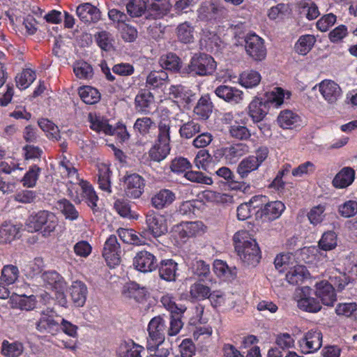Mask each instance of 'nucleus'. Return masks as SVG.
I'll list each match as a JSON object with an SVG mask.
<instances>
[{
  "label": "nucleus",
  "instance_id": "f257e3e1",
  "mask_svg": "<svg viewBox=\"0 0 357 357\" xmlns=\"http://www.w3.org/2000/svg\"><path fill=\"white\" fill-rule=\"evenodd\" d=\"M183 323L178 318L169 319L167 321L163 317L157 316L152 318L148 324L146 348L148 351L155 349L165 341V335H176L182 328Z\"/></svg>",
  "mask_w": 357,
  "mask_h": 357
},
{
  "label": "nucleus",
  "instance_id": "f03ea898",
  "mask_svg": "<svg viewBox=\"0 0 357 357\" xmlns=\"http://www.w3.org/2000/svg\"><path fill=\"white\" fill-rule=\"evenodd\" d=\"M234 245L242 261L249 266H257L261 257V250L255 239L249 237L248 231L241 230L233 236Z\"/></svg>",
  "mask_w": 357,
  "mask_h": 357
},
{
  "label": "nucleus",
  "instance_id": "7ed1b4c3",
  "mask_svg": "<svg viewBox=\"0 0 357 357\" xmlns=\"http://www.w3.org/2000/svg\"><path fill=\"white\" fill-rule=\"evenodd\" d=\"M57 225L56 216L50 211L43 210L31 215L26 226L31 232L41 230L43 236H48L55 230Z\"/></svg>",
  "mask_w": 357,
  "mask_h": 357
},
{
  "label": "nucleus",
  "instance_id": "20e7f679",
  "mask_svg": "<svg viewBox=\"0 0 357 357\" xmlns=\"http://www.w3.org/2000/svg\"><path fill=\"white\" fill-rule=\"evenodd\" d=\"M269 155V149L266 146L258 147L253 154L244 158L238 164L236 173L241 179L248 178L249 174L257 171L266 160Z\"/></svg>",
  "mask_w": 357,
  "mask_h": 357
},
{
  "label": "nucleus",
  "instance_id": "39448f33",
  "mask_svg": "<svg viewBox=\"0 0 357 357\" xmlns=\"http://www.w3.org/2000/svg\"><path fill=\"white\" fill-rule=\"evenodd\" d=\"M192 164L189 160L184 157H176L171 161L170 169L176 174L184 173V176L188 181L200 184L211 185L213 179L199 171L190 170Z\"/></svg>",
  "mask_w": 357,
  "mask_h": 357
},
{
  "label": "nucleus",
  "instance_id": "423d86ee",
  "mask_svg": "<svg viewBox=\"0 0 357 357\" xmlns=\"http://www.w3.org/2000/svg\"><path fill=\"white\" fill-rule=\"evenodd\" d=\"M217 68L214 59L205 53L195 54L185 68V73L195 76H208L213 74Z\"/></svg>",
  "mask_w": 357,
  "mask_h": 357
},
{
  "label": "nucleus",
  "instance_id": "0eeeda50",
  "mask_svg": "<svg viewBox=\"0 0 357 357\" xmlns=\"http://www.w3.org/2000/svg\"><path fill=\"white\" fill-rule=\"evenodd\" d=\"M41 279L47 288L56 291V298L61 305L64 306L67 303L63 294L66 282L61 275L55 271H48L42 273Z\"/></svg>",
  "mask_w": 357,
  "mask_h": 357
},
{
  "label": "nucleus",
  "instance_id": "6e6552de",
  "mask_svg": "<svg viewBox=\"0 0 357 357\" xmlns=\"http://www.w3.org/2000/svg\"><path fill=\"white\" fill-rule=\"evenodd\" d=\"M121 181L123 182L124 194L127 197L137 199L144 193L146 182L138 174H127Z\"/></svg>",
  "mask_w": 357,
  "mask_h": 357
},
{
  "label": "nucleus",
  "instance_id": "1a4fd4ad",
  "mask_svg": "<svg viewBox=\"0 0 357 357\" xmlns=\"http://www.w3.org/2000/svg\"><path fill=\"white\" fill-rule=\"evenodd\" d=\"M246 53L255 61H261L266 56L264 40L254 32L248 33L245 37Z\"/></svg>",
  "mask_w": 357,
  "mask_h": 357
},
{
  "label": "nucleus",
  "instance_id": "9d476101",
  "mask_svg": "<svg viewBox=\"0 0 357 357\" xmlns=\"http://www.w3.org/2000/svg\"><path fill=\"white\" fill-rule=\"evenodd\" d=\"M248 152L249 146L246 144L235 143L218 149L214 153V157L223 158L227 162L232 164Z\"/></svg>",
  "mask_w": 357,
  "mask_h": 357
},
{
  "label": "nucleus",
  "instance_id": "9b49d317",
  "mask_svg": "<svg viewBox=\"0 0 357 357\" xmlns=\"http://www.w3.org/2000/svg\"><path fill=\"white\" fill-rule=\"evenodd\" d=\"M127 15L113 8V26L119 31L121 37L126 42H133L137 36V29L126 22Z\"/></svg>",
  "mask_w": 357,
  "mask_h": 357
},
{
  "label": "nucleus",
  "instance_id": "f8f14e48",
  "mask_svg": "<svg viewBox=\"0 0 357 357\" xmlns=\"http://www.w3.org/2000/svg\"><path fill=\"white\" fill-rule=\"evenodd\" d=\"M322 333L317 328L306 332L298 341L302 353L311 354L318 351L322 346Z\"/></svg>",
  "mask_w": 357,
  "mask_h": 357
},
{
  "label": "nucleus",
  "instance_id": "ddd939ff",
  "mask_svg": "<svg viewBox=\"0 0 357 357\" xmlns=\"http://www.w3.org/2000/svg\"><path fill=\"white\" fill-rule=\"evenodd\" d=\"M198 17L201 21L217 22L225 17L227 10L214 3L205 2L199 8Z\"/></svg>",
  "mask_w": 357,
  "mask_h": 357
},
{
  "label": "nucleus",
  "instance_id": "4468645a",
  "mask_svg": "<svg viewBox=\"0 0 357 357\" xmlns=\"http://www.w3.org/2000/svg\"><path fill=\"white\" fill-rule=\"evenodd\" d=\"M314 294L320 303L328 307H333L337 301V294L333 286L326 280H321L315 284Z\"/></svg>",
  "mask_w": 357,
  "mask_h": 357
},
{
  "label": "nucleus",
  "instance_id": "2eb2a0df",
  "mask_svg": "<svg viewBox=\"0 0 357 357\" xmlns=\"http://www.w3.org/2000/svg\"><path fill=\"white\" fill-rule=\"evenodd\" d=\"M285 205L280 201H273L265 203L255 211L257 218L264 221H273L279 218L285 210Z\"/></svg>",
  "mask_w": 357,
  "mask_h": 357
},
{
  "label": "nucleus",
  "instance_id": "dca6fc26",
  "mask_svg": "<svg viewBox=\"0 0 357 357\" xmlns=\"http://www.w3.org/2000/svg\"><path fill=\"white\" fill-rule=\"evenodd\" d=\"M157 264L155 256L146 250L138 252L133 259V266L135 269L142 273H149L156 270Z\"/></svg>",
  "mask_w": 357,
  "mask_h": 357
},
{
  "label": "nucleus",
  "instance_id": "f3484780",
  "mask_svg": "<svg viewBox=\"0 0 357 357\" xmlns=\"http://www.w3.org/2000/svg\"><path fill=\"white\" fill-rule=\"evenodd\" d=\"M146 223L149 232L155 238L161 236L167 231V221L165 217L153 211L146 214Z\"/></svg>",
  "mask_w": 357,
  "mask_h": 357
},
{
  "label": "nucleus",
  "instance_id": "a211bd4d",
  "mask_svg": "<svg viewBox=\"0 0 357 357\" xmlns=\"http://www.w3.org/2000/svg\"><path fill=\"white\" fill-rule=\"evenodd\" d=\"M313 290L309 287L302 289V295L298 301V307L305 312L316 313L321 310V303L317 298L312 296Z\"/></svg>",
  "mask_w": 357,
  "mask_h": 357
},
{
  "label": "nucleus",
  "instance_id": "6ab92c4d",
  "mask_svg": "<svg viewBox=\"0 0 357 357\" xmlns=\"http://www.w3.org/2000/svg\"><path fill=\"white\" fill-rule=\"evenodd\" d=\"M319 91L323 98L330 104L335 103L342 95L340 86L331 79L321 81L319 84Z\"/></svg>",
  "mask_w": 357,
  "mask_h": 357
},
{
  "label": "nucleus",
  "instance_id": "aec40b11",
  "mask_svg": "<svg viewBox=\"0 0 357 357\" xmlns=\"http://www.w3.org/2000/svg\"><path fill=\"white\" fill-rule=\"evenodd\" d=\"M160 279L166 282H175L178 275V264L172 259H162L157 264Z\"/></svg>",
  "mask_w": 357,
  "mask_h": 357
},
{
  "label": "nucleus",
  "instance_id": "412c9836",
  "mask_svg": "<svg viewBox=\"0 0 357 357\" xmlns=\"http://www.w3.org/2000/svg\"><path fill=\"white\" fill-rule=\"evenodd\" d=\"M144 347L132 339L122 340L116 350V357H142Z\"/></svg>",
  "mask_w": 357,
  "mask_h": 357
},
{
  "label": "nucleus",
  "instance_id": "4be33fe9",
  "mask_svg": "<svg viewBox=\"0 0 357 357\" xmlns=\"http://www.w3.org/2000/svg\"><path fill=\"white\" fill-rule=\"evenodd\" d=\"M218 178H222L228 184L229 187L234 190L245 192L250 188V184L245 181H238L234 179L235 176L233 172L227 167H222L215 172Z\"/></svg>",
  "mask_w": 357,
  "mask_h": 357
},
{
  "label": "nucleus",
  "instance_id": "5701e85b",
  "mask_svg": "<svg viewBox=\"0 0 357 357\" xmlns=\"http://www.w3.org/2000/svg\"><path fill=\"white\" fill-rule=\"evenodd\" d=\"M121 293L126 298H132L137 303H143L146 301L149 296L147 288L141 287L135 282H130L124 284Z\"/></svg>",
  "mask_w": 357,
  "mask_h": 357
},
{
  "label": "nucleus",
  "instance_id": "b1692460",
  "mask_svg": "<svg viewBox=\"0 0 357 357\" xmlns=\"http://www.w3.org/2000/svg\"><path fill=\"white\" fill-rule=\"evenodd\" d=\"M269 102L255 98L248 105V114L254 123L261 121L268 111Z\"/></svg>",
  "mask_w": 357,
  "mask_h": 357
},
{
  "label": "nucleus",
  "instance_id": "393cba45",
  "mask_svg": "<svg viewBox=\"0 0 357 357\" xmlns=\"http://www.w3.org/2000/svg\"><path fill=\"white\" fill-rule=\"evenodd\" d=\"M214 92L218 98L231 104L239 103L243 100V93L241 90L227 85L218 86Z\"/></svg>",
  "mask_w": 357,
  "mask_h": 357
},
{
  "label": "nucleus",
  "instance_id": "a878e982",
  "mask_svg": "<svg viewBox=\"0 0 357 357\" xmlns=\"http://www.w3.org/2000/svg\"><path fill=\"white\" fill-rule=\"evenodd\" d=\"M168 82V74L165 70H152L146 77V87L149 90H162L166 86Z\"/></svg>",
  "mask_w": 357,
  "mask_h": 357
},
{
  "label": "nucleus",
  "instance_id": "bb28decb",
  "mask_svg": "<svg viewBox=\"0 0 357 357\" xmlns=\"http://www.w3.org/2000/svg\"><path fill=\"white\" fill-rule=\"evenodd\" d=\"M37 331L41 333H50L55 335L60 329L58 321L53 319L49 312H42L40 317L36 324Z\"/></svg>",
  "mask_w": 357,
  "mask_h": 357
},
{
  "label": "nucleus",
  "instance_id": "cd10ccee",
  "mask_svg": "<svg viewBox=\"0 0 357 357\" xmlns=\"http://www.w3.org/2000/svg\"><path fill=\"white\" fill-rule=\"evenodd\" d=\"M355 175L356 172L353 168L344 167L335 176L332 184L337 189L347 188L354 182Z\"/></svg>",
  "mask_w": 357,
  "mask_h": 357
},
{
  "label": "nucleus",
  "instance_id": "c85d7f7f",
  "mask_svg": "<svg viewBox=\"0 0 357 357\" xmlns=\"http://www.w3.org/2000/svg\"><path fill=\"white\" fill-rule=\"evenodd\" d=\"M176 199V195L169 189H162L151 197V205L156 209H163L171 205Z\"/></svg>",
  "mask_w": 357,
  "mask_h": 357
},
{
  "label": "nucleus",
  "instance_id": "c756f323",
  "mask_svg": "<svg viewBox=\"0 0 357 357\" xmlns=\"http://www.w3.org/2000/svg\"><path fill=\"white\" fill-rule=\"evenodd\" d=\"M77 15L84 22H96L100 18V10L89 3L79 5L77 8Z\"/></svg>",
  "mask_w": 357,
  "mask_h": 357
},
{
  "label": "nucleus",
  "instance_id": "7c9ffc66",
  "mask_svg": "<svg viewBox=\"0 0 357 357\" xmlns=\"http://www.w3.org/2000/svg\"><path fill=\"white\" fill-rule=\"evenodd\" d=\"M146 3L148 15L153 19H160L170 11L171 6L165 0H147Z\"/></svg>",
  "mask_w": 357,
  "mask_h": 357
},
{
  "label": "nucleus",
  "instance_id": "2f4dec72",
  "mask_svg": "<svg viewBox=\"0 0 357 357\" xmlns=\"http://www.w3.org/2000/svg\"><path fill=\"white\" fill-rule=\"evenodd\" d=\"M135 109L141 114L151 112V107L154 105V96L149 91H144L137 94L135 99Z\"/></svg>",
  "mask_w": 357,
  "mask_h": 357
},
{
  "label": "nucleus",
  "instance_id": "473e14b6",
  "mask_svg": "<svg viewBox=\"0 0 357 357\" xmlns=\"http://www.w3.org/2000/svg\"><path fill=\"white\" fill-rule=\"evenodd\" d=\"M169 91V95L172 98L175 99L176 102L186 105L192 101L195 96L191 90L181 84L171 86Z\"/></svg>",
  "mask_w": 357,
  "mask_h": 357
},
{
  "label": "nucleus",
  "instance_id": "72a5a7b5",
  "mask_svg": "<svg viewBox=\"0 0 357 357\" xmlns=\"http://www.w3.org/2000/svg\"><path fill=\"white\" fill-rule=\"evenodd\" d=\"M213 105L208 94H204L199 99L193 112L200 119L206 120L213 112Z\"/></svg>",
  "mask_w": 357,
  "mask_h": 357
},
{
  "label": "nucleus",
  "instance_id": "f704fd0d",
  "mask_svg": "<svg viewBox=\"0 0 357 357\" xmlns=\"http://www.w3.org/2000/svg\"><path fill=\"white\" fill-rule=\"evenodd\" d=\"M301 119L291 110H283L278 116V123L283 129H293L301 125Z\"/></svg>",
  "mask_w": 357,
  "mask_h": 357
},
{
  "label": "nucleus",
  "instance_id": "c9c22d12",
  "mask_svg": "<svg viewBox=\"0 0 357 357\" xmlns=\"http://www.w3.org/2000/svg\"><path fill=\"white\" fill-rule=\"evenodd\" d=\"M160 302L169 311V319L178 318L181 320L183 314L186 310V307L184 305H178L174 301V298L170 294L162 296L160 298Z\"/></svg>",
  "mask_w": 357,
  "mask_h": 357
},
{
  "label": "nucleus",
  "instance_id": "e433bc0d",
  "mask_svg": "<svg viewBox=\"0 0 357 357\" xmlns=\"http://www.w3.org/2000/svg\"><path fill=\"white\" fill-rule=\"evenodd\" d=\"M69 291L75 305L77 307L83 306L85 303L87 294L86 285L81 281H75L71 284Z\"/></svg>",
  "mask_w": 357,
  "mask_h": 357
},
{
  "label": "nucleus",
  "instance_id": "4c0bfd02",
  "mask_svg": "<svg viewBox=\"0 0 357 357\" xmlns=\"http://www.w3.org/2000/svg\"><path fill=\"white\" fill-rule=\"evenodd\" d=\"M317 39L314 35L304 34L301 36L294 45V50L300 55H307L313 48Z\"/></svg>",
  "mask_w": 357,
  "mask_h": 357
},
{
  "label": "nucleus",
  "instance_id": "58836bf2",
  "mask_svg": "<svg viewBox=\"0 0 357 357\" xmlns=\"http://www.w3.org/2000/svg\"><path fill=\"white\" fill-rule=\"evenodd\" d=\"M308 273L305 266L297 265L287 273L286 280L289 284L296 285L303 282L307 278Z\"/></svg>",
  "mask_w": 357,
  "mask_h": 357
},
{
  "label": "nucleus",
  "instance_id": "ea45409f",
  "mask_svg": "<svg viewBox=\"0 0 357 357\" xmlns=\"http://www.w3.org/2000/svg\"><path fill=\"white\" fill-rule=\"evenodd\" d=\"M195 28L188 22L181 23L176 28V36L178 40L185 44L191 43L194 41Z\"/></svg>",
  "mask_w": 357,
  "mask_h": 357
},
{
  "label": "nucleus",
  "instance_id": "a19ab883",
  "mask_svg": "<svg viewBox=\"0 0 357 357\" xmlns=\"http://www.w3.org/2000/svg\"><path fill=\"white\" fill-rule=\"evenodd\" d=\"M98 183L99 188L104 191L110 192V169L109 165L105 163H100L98 165Z\"/></svg>",
  "mask_w": 357,
  "mask_h": 357
},
{
  "label": "nucleus",
  "instance_id": "79ce46f5",
  "mask_svg": "<svg viewBox=\"0 0 357 357\" xmlns=\"http://www.w3.org/2000/svg\"><path fill=\"white\" fill-rule=\"evenodd\" d=\"M160 64L165 70L177 72L181 67V60L176 54L170 52L160 57Z\"/></svg>",
  "mask_w": 357,
  "mask_h": 357
},
{
  "label": "nucleus",
  "instance_id": "37998d69",
  "mask_svg": "<svg viewBox=\"0 0 357 357\" xmlns=\"http://www.w3.org/2000/svg\"><path fill=\"white\" fill-rule=\"evenodd\" d=\"M298 6L308 20H313L320 15L318 6L312 0H301Z\"/></svg>",
  "mask_w": 357,
  "mask_h": 357
},
{
  "label": "nucleus",
  "instance_id": "c03bdc74",
  "mask_svg": "<svg viewBox=\"0 0 357 357\" xmlns=\"http://www.w3.org/2000/svg\"><path fill=\"white\" fill-rule=\"evenodd\" d=\"M81 188V195L83 199H86L88 205L94 208L96 206V202L98 199V196L92 185L86 181H81L79 183Z\"/></svg>",
  "mask_w": 357,
  "mask_h": 357
},
{
  "label": "nucleus",
  "instance_id": "a18cd8bd",
  "mask_svg": "<svg viewBox=\"0 0 357 357\" xmlns=\"http://www.w3.org/2000/svg\"><path fill=\"white\" fill-rule=\"evenodd\" d=\"M178 132L181 138L191 139L201 132V125L195 120H190L183 123Z\"/></svg>",
  "mask_w": 357,
  "mask_h": 357
},
{
  "label": "nucleus",
  "instance_id": "49530a36",
  "mask_svg": "<svg viewBox=\"0 0 357 357\" xmlns=\"http://www.w3.org/2000/svg\"><path fill=\"white\" fill-rule=\"evenodd\" d=\"M337 236L334 231L324 232L318 242L319 248L324 251H330L336 248Z\"/></svg>",
  "mask_w": 357,
  "mask_h": 357
},
{
  "label": "nucleus",
  "instance_id": "de8ad7c7",
  "mask_svg": "<svg viewBox=\"0 0 357 357\" xmlns=\"http://www.w3.org/2000/svg\"><path fill=\"white\" fill-rule=\"evenodd\" d=\"M335 313L351 320H357V304L356 303H338L335 307Z\"/></svg>",
  "mask_w": 357,
  "mask_h": 357
},
{
  "label": "nucleus",
  "instance_id": "09e8293b",
  "mask_svg": "<svg viewBox=\"0 0 357 357\" xmlns=\"http://www.w3.org/2000/svg\"><path fill=\"white\" fill-rule=\"evenodd\" d=\"M171 150L170 145L156 142L149 150L150 158L155 162L163 160Z\"/></svg>",
  "mask_w": 357,
  "mask_h": 357
},
{
  "label": "nucleus",
  "instance_id": "8fccbe9b",
  "mask_svg": "<svg viewBox=\"0 0 357 357\" xmlns=\"http://www.w3.org/2000/svg\"><path fill=\"white\" fill-rule=\"evenodd\" d=\"M79 95L82 101L89 105L98 102L100 98L99 91L96 89L89 86L80 87L79 89Z\"/></svg>",
  "mask_w": 357,
  "mask_h": 357
},
{
  "label": "nucleus",
  "instance_id": "3c124183",
  "mask_svg": "<svg viewBox=\"0 0 357 357\" xmlns=\"http://www.w3.org/2000/svg\"><path fill=\"white\" fill-rule=\"evenodd\" d=\"M19 277L18 268L14 265H6L1 271V282L9 285L15 283Z\"/></svg>",
  "mask_w": 357,
  "mask_h": 357
},
{
  "label": "nucleus",
  "instance_id": "603ef678",
  "mask_svg": "<svg viewBox=\"0 0 357 357\" xmlns=\"http://www.w3.org/2000/svg\"><path fill=\"white\" fill-rule=\"evenodd\" d=\"M261 81L260 74L255 70L245 71L240 75V83L245 88H253Z\"/></svg>",
  "mask_w": 357,
  "mask_h": 357
},
{
  "label": "nucleus",
  "instance_id": "864d4df0",
  "mask_svg": "<svg viewBox=\"0 0 357 357\" xmlns=\"http://www.w3.org/2000/svg\"><path fill=\"white\" fill-rule=\"evenodd\" d=\"M211 289L201 282H195L190 286V295L192 299L204 301L210 296Z\"/></svg>",
  "mask_w": 357,
  "mask_h": 357
},
{
  "label": "nucleus",
  "instance_id": "5fc2aeb1",
  "mask_svg": "<svg viewBox=\"0 0 357 357\" xmlns=\"http://www.w3.org/2000/svg\"><path fill=\"white\" fill-rule=\"evenodd\" d=\"M18 233V228L12 224H3L0 227V243H10Z\"/></svg>",
  "mask_w": 357,
  "mask_h": 357
},
{
  "label": "nucleus",
  "instance_id": "6e6d98bb",
  "mask_svg": "<svg viewBox=\"0 0 357 357\" xmlns=\"http://www.w3.org/2000/svg\"><path fill=\"white\" fill-rule=\"evenodd\" d=\"M73 71L79 79H89L93 75L92 66L84 61L76 62L73 67Z\"/></svg>",
  "mask_w": 357,
  "mask_h": 357
},
{
  "label": "nucleus",
  "instance_id": "4d7b16f0",
  "mask_svg": "<svg viewBox=\"0 0 357 357\" xmlns=\"http://www.w3.org/2000/svg\"><path fill=\"white\" fill-rule=\"evenodd\" d=\"M212 160L213 158L208 151L206 149H201L197 152L194 159V163L199 169L208 171Z\"/></svg>",
  "mask_w": 357,
  "mask_h": 357
},
{
  "label": "nucleus",
  "instance_id": "13d9d810",
  "mask_svg": "<svg viewBox=\"0 0 357 357\" xmlns=\"http://www.w3.org/2000/svg\"><path fill=\"white\" fill-rule=\"evenodd\" d=\"M126 9L131 17H139L148 11V5L144 0H131L126 5Z\"/></svg>",
  "mask_w": 357,
  "mask_h": 357
},
{
  "label": "nucleus",
  "instance_id": "bf43d9fd",
  "mask_svg": "<svg viewBox=\"0 0 357 357\" xmlns=\"http://www.w3.org/2000/svg\"><path fill=\"white\" fill-rule=\"evenodd\" d=\"M41 169L37 165L31 166L28 172L22 178L21 182L26 188H33L36 186L38 179Z\"/></svg>",
  "mask_w": 357,
  "mask_h": 357
},
{
  "label": "nucleus",
  "instance_id": "052dcab7",
  "mask_svg": "<svg viewBox=\"0 0 357 357\" xmlns=\"http://www.w3.org/2000/svg\"><path fill=\"white\" fill-rule=\"evenodd\" d=\"M326 207L323 204H319L313 206L308 212L307 216L310 222L314 226L320 225L325 218Z\"/></svg>",
  "mask_w": 357,
  "mask_h": 357
},
{
  "label": "nucleus",
  "instance_id": "680f3d73",
  "mask_svg": "<svg viewBox=\"0 0 357 357\" xmlns=\"http://www.w3.org/2000/svg\"><path fill=\"white\" fill-rule=\"evenodd\" d=\"M23 349V345L20 342H15L10 344L4 340L2 343L1 351L6 357H17L22 353Z\"/></svg>",
  "mask_w": 357,
  "mask_h": 357
},
{
  "label": "nucleus",
  "instance_id": "e2e57ef3",
  "mask_svg": "<svg viewBox=\"0 0 357 357\" xmlns=\"http://www.w3.org/2000/svg\"><path fill=\"white\" fill-rule=\"evenodd\" d=\"M158 135L156 142L169 145L170 142V121L169 120H162L159 122Z\"/></svg>",
  "mask_w": 357,
  "mask_h": 357
},
{
  "label": "nucleus",
  "instance_id": "0e129e2a",
  "mask_svg": "<svg viewBox=\"0 0 357 357\" xmlns=\"http://www.w3.org/2000/svg\"><path fill=\"white\" fill-rule=\"evenodd\" d=\"M36 79V73L30 69H26L15 77L17 86L22 89H26Z\"/></svg>",
  "mask_w": 357,
  "mask_h": 357
},
{
  "label": "nucleus",
  "instance_id": "69168bd1",
  "mask_svg": "<svg viewBox=\"0 0 357 357\" xmlns=\"http://www.w3.org/2000/svg\"><path fill=\"white\" fill-rule=\"evenodd\" d=\"M155 124L149 117L138 118L135 121L133 128L144 136L149 133L151 128H155Z\"/></svg>",
  "mask_w": 357,
  "mask_h": 357
},
{
  "label": "nucleus",
  "instance_id": "338daca9",
  "mask_svg": "<svg viewBox=\"0 0 357 357\" xmlns=\"http://www.w3.org/2000/svg\"><path fill=\"white\" fill-rule=\"evenodd\" d=\"M113 136H114L117 144H123L127 142L130 137L126 126L122 122L116 123L115 126L113 127Z\"/></svg>",
  "mask_w": 357,
  "mask_h": 357
},
{
  "label": "nucleus",
  "instance_id": "774afa93",
  "mask_svg": "<svg viewBox=\"0 0 357 357\" xmlns=\"http://www.w3.org/2000/svg\"><path fill=\"white\" fill-rule=\"evenodd\" d=\"M57 204L66 219L74 220L78 218V211L75 209L74 205L68 200L66 199L59 200Z\"/></svg>",
  "mask_w": 357,
  "mask_h": 357
}]
</instances>
